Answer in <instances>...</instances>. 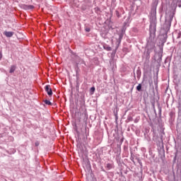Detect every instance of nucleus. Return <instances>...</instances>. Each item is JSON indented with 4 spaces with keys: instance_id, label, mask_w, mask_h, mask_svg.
I'll list each match as a JSON object with an SVG mask.
<instances>
[{
    "instance_id": "obj_8",
    "label": "nucleus",
    "mask_w": 181,
    "mask_h": 181,
    "mask_svg": "<svg viewBox=\"0 0 181 181\" xmlns=\"http://www.w3.org/2000/svg\"><path fill=\"white\" fill-rule=\"evenodd\" d=\"M15 70H16V66L15 65H12L10 67L9 73H11V74L14 73Z\"/></svg>"
},
{
    "instance_id": "obj_14",
    "label": "nucleus",
    "mask_w": 181,
    "mask_h": 181,
    "mask_svg": "<svg viewBox=\"0 0 181 181\" xmlns=\"http://www.w3.org/2000/svg\"><path fill=\"white\" fill-rule=\"evenodd\" d=\"M86 32H90L91 29L90 28H85Z\"/></svg>"
},
{
    "instance_id": "obj_5",
    "label": "nucleus",
    "mask_w": 181,
    "mask_h": 181,
    "mask_svg": "<svg viewBox=\"0 0 181 181\" xmlns=\"http://www.w3.org/2000/svg\"><path fill=\"white\" fill-rule=\"evenodd\" d=\"M4 35L6 37H12L13 36V33L11 31H6Z\"/></svg>"
},
{
    "instance_id": "obj_12",
    "label": "nucleus",
    "mask_w": 181,
    "mask_h": 181,
    "mask_svg": "<svg viewBox=\"0 0 181 181\" xmlns=\"http://www.w3.org/2000/svg\"><path fill=\"white\" fill-rule=\"evenodd\" d=\"M151 13L153 15H156V8H153L151 9Z\"/></svg>"
},
{
    "instance_id": "obj_13",
    "label": "nucleus",
    "mask_w": 181,
    "mask_h": 181,
    "mask_svg": "<svg viewBox=\"0 0 181 181\" xmlns=\"http://www.w3.org/2000/svg\"><path fill=\"white\" fill-rule=\"evenodd\" d=\"M90 91H91L92 93H94V91H95V87L90 88Z\"/></svg>"
},
{
    "instance_id": "obj_11",
    "label": "nucleus",
    "mask_w": 181,
    "mask_h": 181,
    "mask_svg": "<svg viewBox=\"0 0 181 181\" xmlns=\"http://www.w3.org/2000/svg\"><path fill=\"white\" fill-rule=\"evenodd\" d=\"M142 88V85L141 83H139L137 86H136V90L137 91H141Z\"/></svg>"
},
{
    "instance_id": "obj_6",
    "label": "nucleus",
    "mask_w": 181,
    "mask_h": 181,
    "mask_svg": "<svg viewBox=\"0 0 181 181\" xmlns=\"http://www.w3.org/2000/svg\"><path fill=\"white\" fill-rule=\"evenodd\" d=\"M112 168H114V164H112V163L106 164L107 170H111V169H112Z\"/></svg>"
},
{
    "instance_id": "obj_15",
    "label": "nucleus",
    "mask_w": 181,
    "mask_h": 181,
    "mask_svg": "<svg viewBox=\"0 0 181 181\" xmlns=\"http://www.w3.org/2000/svg\"><path fill=\"white\" fill-rule=\"evenodd\" d=\"M180 37H181V32L180 31V32L178 33V35H177V39H180Z\"/></svg>"
},
{
    "instance_id": "obj_9",
    "label": "nucleus",
    "mask_w": 181,
    "mask_h": 181,
    "mask_svg": "<svg viewBox=\"0 0 181 181\" xmlns=\"http://www.w3.org/2000/svg\"><path fill=\"white\" fill-rule=\"evenodd\" d=\"M141 69L139 68L136 70V77H137V78H141Z\"/></svg>"
},
{
    "instance_id": "obj_1",
    "label": "nucleus",
    "mask_w": 181,
    "mask_h": 181,
    "mask_svg": "<svg viewBox=\"0 0 181 181\" xmlns=\"http://www.w3.org/2000/svg\"><path fill=\"white\" fill-rule=\"evenodd\" d=\"M156 36V21H153L150 25V36L147 41V47L153 49L155 47V37Z\"/></svg>"
},
{
    "instance_id": "obj_16",
    "label": "nucleus",
    "mask_w": 181,
    "mask_h": 181,
    "mask_svg": "<svg viewBox=\"0 0 181 181\" xmlns=\"http://www.w3.org/2000/svg\"><path fill=\"white\" fill-rule=\"evenodd\" d=\"M0 60H2V50L0 49Z\"/></svg>"
},
{
    "instance_id": "obj_7",
    "label": "nucleus",
    "mask_w": 181,
    "mask_h": 181,
    "mask_svg": "<svg viewBox=\"0 0 181 181\" xmlns=\"http://www.w3.org/2000/svg\"><path fill=\"white\" fill-rule=\"evenodd\" d=\"M103 48L105 49V50H107V52H111L112 50L111 47L108 46L107 45H103Z\"/></svg>"
},
{
    "instance_id": "obj_10",
    "label": "nucleus",
    "mask_w": 181,
    "mask_h": 181,
    "mask_svg": "<svg viewBox=\"0 0 181 181\" xmlns=\"http://www.w3.org/2000/svg\"><path fill=\"white\" fill-rule=\"evenodd\" d=\"M45 104H46L47 105H52V102H50V100H44Z\"/></svg>"
},
{
    "instance_id": "obj_3",
    "label": "nucleus",
    "mask_w": 181,
    "mask_h": 181,
    "mask_svg": "<svg viewBox=\"0 0 181 181\" xmlns=\"http://www.w3.org/2000/svg\"><path fill=\"white\" fill-rule=\"evenodd\" d=\"M81 118H82L85 124H87V121L88 119V115L87 114V112H83L81 115Z\"/></svg>"
},
{
    "instance_id": "obj_4",
    "label": "nucleus",
    "mask_w": 181,
    "mask_h": 181,
    "mask_svg": "<svg viewBox=\"0 0 181 181\" xmlns=\"http://www.w3.org/2000/svg\"><path fill=\"white\" fill-rule=\"evenodd\" d=\"M34 8H35V6H33V5H26V4L23 5V9H25V11H29L30 9H34Z\"/></svg>"
},
{
    "instance_id": "obj_17",
    "label": "nucleus",
    "mask_w": 181,
    "mask_h": 181,
    "mask_svg": "<svg viewBox=\"0 0 181 181\" xmlns=\"http://www.w3.org/2000/svg\"><path fill=\"white\" fill-rule=\"evenodd\" d=\"M39 145H40V142L39 141H35V146H39Z\"/></svg>"
},
{
    "instance_id": "obj_2",
    "label": "nucleus",
    "mask_w": 181,
    "mask_h": 181,
    "mask_svg": "<svg viewBox=\"0 0 181 181\" xmlns=\"http://www.w3.org/2000/svg\"><path fill=\"white\" fill-rule=\"evenodd\" d=\"M45 90L46 93H47V95H49V97H52L53 95V90H52L50 85H47L45 87Z\"/></svg>"
}]
</instances>
